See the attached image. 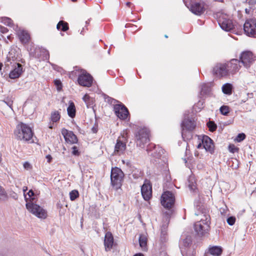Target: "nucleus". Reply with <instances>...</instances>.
I'll return each mask as SVG.
<instances>
[{
	"label": "nucleus",
	"instance_id": "f257e3e1",
	"mask_svg": "<svg viewBox=\"0 0 256 256\" xmlns=\"http://www.w3.org/2000/svg\"><path fill=\"white\" fill-rule=\"evenodd\" d=\"M16 138L24 141H28L32 139L33 133L31 128L26 124L21 122L18 124L14 132Z\"/></svg>",
	"mask_w": 256,
	"mask_h": 256
},
{
	"label": "nucleus",
	"instance_id": "f03ea898",
	"mask_svg": "<svg viewBox=\"0 0 256 256\" xmlns=\"http://www.w3.org/2000/svg\"><path fill=\"white\" fill-rule=\"evenodd\" d=\"M124 173L118 167L112 168L111 170L110 183L112 188L116 190L120 188L124 178Z\"/></svg>",
	"mask_w": 256,
	"mask_h": 256
},
{
	"label": "nucleus",
	"instance_id": "7ed1b4c3",
	"mask_svg": "<svg viewBox=\"0 0 256 256\" xmlns=\"http://www.w3.org/2000/svg\"><path fill=\"white\" fill-rule=\"evenodd\" d=\"M26 208L29 212L40 219H45L47 217V212L43 208L34 204L30 200L26 204Z\"/></svg>",
	"mask_w": 256,
	"mask_h": 256
},
{
	"label": "nucleus",
	"instance_id": "20e7f679",
	"mask_svg": "<svg viewBox=\"0 0 256 256\" xmlns=\"http://www.w3.org/2000/svg\"><path fill=\"white\" fill-rule=\"evenodd\" d=\"M76 73L78 74V82L80 86L85 87H90L92 86L93 78L86 70H78Z\"/></svg>",
	"mask_w": 256,
	"mask_h": 256
},
{
	"label": "nucleus",
	"instance_id": "39448f33",
	"mask_svg": "<svg viewBox=\"0 0 256 256\" xmlns=\"http://www.w3.org/2000/svg\"><path fill=\"white\" fill-rule=\"evenodd\" d=\"M204 148L206 152L212 154L214 151V145L212 139L207 136H199L197 148Z\"/></svg>",
	"mask_w": 256,
	"mask_h": 256
},
{
	"label": "nucleus",
	"instance_id": "423d86ee",
	"mask_svg": "<svg viewBox=\"0 0 256 256\" xmlns=\"http://www.w3.org/2000/svg\"><path fill=\"white\" fill-rule=\"evenodd\" d=\"M205 219L202 218L199 222L195 223L194 228L196 232L199 236H204L209 230L210 222L208 218L204 216Z\"/></svg>",
	"mask_w": 256,
	"mask_h": 256
},
{
	"label": "nucleus",
	"instance_id": "0eeeda50",
	"mask_svg": "<svg viewBox=\"0 0 256 256\" xmlns=\"http://www.w3.org/2000/svg\"><path fill=\"white\" fill-rule=\"evenodd\" d=\"M126 142L127 140L126 134L124 133L121 134V136L116 140L114 154L117 156H120L124 154L126 148Z\"/></svg>",
	"mask_w": 256,
	"mask_h": 256
},
{
	"label": "nucleus",
	"instance_id": "6e6552de",
	"mask_svg": "<svg viewBox=\"0 0 256 256\" xmlns=\"http://www.w3.org/2000/svg\"><path fill=\"white\" fill-rule=\"evenodd\" d=\"M175 198L173 194L169 191L164 192L160 199L162 205L165 208H170L174 205Z\"/></svg>",
	"mask_w": 256,
	"mask_h": 256
},
{
	"label": "nucleus",
	"instance_id": "1a4fd4ad",
	"mask_svg": "<svg viewBox=\"0 0 256 256\" xmlns=\"http://www.w3.org/2000/svg\"><path fill=\"white\" fill-rule=\"evenodd\" d=\"M136 139L137 146H143L150 140L148 130L145 128L140 130L136 135Z\"/></svg>",
	"mask_w": 256,
	"mask_h": 256
},
{
	"label": "nucleus",
	"instance_id": "9d476101",
	"mask_svg": "<svg viewBox=\"0 0 256 256\" xmlns=\"http://www.w3.org/2000/svg\"><path fill=\"white\" fill-rule=\"evenodd\" d=\"M220 28L226 32L232 30L234 28V24L232 20L225 14H220L218 20Z\"/></svg>",
	"mask_w": 256,
	"mask_h": 256
},
{
	"label": "nucleus",
	"instance_id": "9b49d317",
	"mask_svg": "<svg viewBox=\"0 0 256 256\" xmlns=\"http://www.w3.org/2000/svg\"><path fill=\"white\" fill-rule=\"evenodd\" d=\"M244 30L246 35L256 37V20H247L244 25Z\"/></svg>",
	"mask_w": 256,
	"mask_h": 256
},
{
	"label": "nucleus",
	"instance_id": "f8f14e48",
	"mask_svg": "<svg viewBox=\"0 0 256 256\" xmlns=\"http://www.w3.org/2000/svg\"><path fill=\"white\" fill-rule=\"evenodd\" d=\"M255 60L254 54L250 51L242 52L240 56V62L246 68H249Z\"/></svg>",
	"mask_w": 256,
	"mask_h": 256
},
{
	"label": "nucleus",
	"instance_id": "ddd939ff",
	"mask_svg": "<svg viewBox=\"0 0 256 256\" xmlns=\"http://www.w3.org/2000/svg\"><path fill=\"white\" fill-rule=\"evenodd\" d=\"M114 113L120 120H126L128 116V111L127 108L122 104H118L114 107Z\"/></svg>",
	"mask_w": 256,
	"mask_h": 256
},
{
	"label": "nucleus",
	"instance_id": "4468645a",
	"mask_svg": "<svg viewBox=\"0 0 256 256\" xmlns=\"http://www.w3.org/2000/svg\"><path fill=\"white\" fill-rule=\"evenodd\" d=\"M213 72L218 76L222 77L228 74V71L226 63H218L213 68Z\"/></svg>",
	"mask_w": 256,
	"mask_h": 256
},
{
	"label": "nucleus",
	"instance_id": "2eb2a0df",
	"mask_svg": "<svg viewBox=\"0 0 256 256\" xmlns=\"http://www.w3.org/2000/svg\"><path fill=\"white\" fill-rule=\"evenodd\" d=\"M141 192L144 199L148 200L152 196V188L150 182L145 180L141 188Z\"/></svg>",
	"mask_w": 256,
	"mask_h": 256
},
{
	"label": "nucleus",
	"instance_id": "dca6fc26",
	"mask_svg": "<svg viewBox=\"0 0 256 256\" xmlns=\"http://www.w3.org/2000/svg\"><path fill=\"white\" fill-rule=\"evenodd\" d=\"M196 124L194 118H184L182 124V135H184V131L187 130L188 131L192 130L196 127Z\"/></svg>",
	"mask_w": 256,
	"mask_h": 256
},
{
	"label": "nucleus",
	"instance_id": "f3484780",
	"mask_svg": "<svg viewBox=\"0 0 256 256\" xmlns=\"http://www.w3.org/2000/svg\"><path fill=\"white\" fill-rule=\"evenodd\" d=\"M62 134L66 142L70 144H74L77 142V137L72 132L68 131L65 128H63L62 130Z\"/></svg>",
	"mask_w": 256,
	"mask_h": 256
},
{
	"label": "nucleus",
	"instance_id": "a211bd4d",
	"mask_svg": "<svg viewBox=\"0 0 256 256\" xmlns=\"http://www.w3.org/2000/svg\"><path fill=\"white\" fill-rule=\"evenodd\" d=\"M240 62L237 59H232L226 63L228 72L233 73L238 71L241 67Z\"/></svg>",
	"mask_w": 256,
	"mask_h": 256
},
{
	"label": "nucleus",
	"instance_id": "6ab92c4d",
	"mask_svg": "<svg viewBox=\"0 0 256 256\" xmlns=\"http://www.w3.org/2000/svg\"><path fill=\"white\" fill-rule=\"evenodd\" d=\"M15 30L17 32L18 35L22 42L26 44L28 42L30 39V36L26 31L20 28H18L17 26Z\"/></svg>",
	"mask_w": 256,
	"mask_h": 256
},
{
	"label": "nucleus",
	"instance_id": "aec40b11",
	"mask_svg": "<svg viewBox=\"0 0 256 256\" xmlns=\"http://www.w3.org/2000/svg\"><path fill=\"white\" fill-rule=\"evenodd\" d=\"M104 244L106 251L110 250L114 244V238L110 232H107L105 234Z\"/></svg>",
	"mask_w": 256,
	"mask_h": 256
},
{
	"label": "nucleus",
	"instance_id": "412c9836",
	"mask_svg": "<svg viewBox=\"0 0 256 256\" xmlns=\"http://www.w3.org/2000/svg\"><path fill=\"white\" fill-rule=\"evenodd\" d=\"M22 72V68L20 64L18 63L14 66V68L10 72L9 77L12 79L20 77Z\"/></svg>",
	"mask_w": 256,
	"mask_h": 256
},
{
	"label": "nucleus",
	"instance_id": "4be33fe9",
	"mask_svg": "<svg viewBox=\"0 0 256 256\" xmlns=\"http://www.w3.org/2000/svg\"><path fill=\"white\" fill-rule=\"evenodd\" d=\"M190 10L195 14L200 15L204 12V8L203 4L196 2L192 5Z\"/></svg>",
	"mask_w": 256,
	"mask_h": 256
},
{
	"label": "nucleus",
	"instance_id": "5701e85b",
	"mask_svg": "<svg viewBox=\"0 0 256 256\" xmlns=\"http://www.w3.org/2000/svg\"><path fill=\"white\" fill-rule=\"evenodd\" d=\"M163 154L164 150L158 146H155L152 153V155L156 158L154 161L158 162H160L158 160L161 159L162 158H163Z\"/></svg>",
	"mask_w": 256,
	"mask_h": 256
},
{
	"label": "nucleus",
	"instance_id": "b1692460",
	"mask_svg": "<svg viewBox=\"0 0 256 256\" xmlns=\"http://www.w3.org/2000/svg\"><path fill=\"white\" fill-rule=\"evenodd\" d=\"M222 252L221 248L218 246H210L208 249V252L214 256H220Z\"/></svg>",
	"mask_w": 256,
	"mask_h": 256
},
{
	"label": "nucleus",
	"instance_id": "393cba45",
	"mask_svg": "<svg viewBox=\"0 0 256 256\" xmlns=\"http://www.w3.org/2000/svg\"><path fill=\"white\" fill-rule=\"evenodd\" d=\"M60 118V112L58 110H54L50 114V120L53 123L56 122Z\"/></svg>",
	"mask_w": 256,
	"mask_h": 256
},
{
	"label": "nucleus",
	"instance_id": "a878e982",
	"mask_svg": "<svg viewBox=\"0 0 256 256\" xmlns=\"http://www.w3.org/2000/svg\"><path fill=\"white\" fill-rule=\"evenodd\" d=\"M139 244L140 246L143 250H146L147 237L146 235H140L139 238Z\"/></svg>",
	"mask_w": 256,
	"mask_h": 256
},
{
	"label": "nucleus",
	"instance_id": "bb28decb",
	"mask_svg": "<svg viewBox=\"0 0 256 256\" xmlns=\"http://www.w3.org/2000/svg\"><path fill=\"white\" fill-rule=\"evenodd\" d=\"M246 4L249 6L248 8H245L246 14H250L251 10L256 8V0H246Z\"/></svg>",
	"mask_w": 256,
	"mask_h": 256
},
{
	"label": "nucleus",
	"instance_id": "cd10ccee",
	"mask_svg": "<svg viewBox=\"0 0 256 256\" xmlns=\"http://www.w3.org/2000/svg\"><path fill=\"white\" fill-rule=\"evenodd\" d=\"M222 89L224 94L230 95L232 94V86L230 84L226 83L222 86Z\"/></svg>",
	"mask_w": 256,
	"mask_h": 256
},
{
	"label": "nucleus",
	"instance_id": "c85d7f7f",
	"mask_svg": "<svg viewBox=\"0 0 256 256\" xmlns=\"http://www.w3.org/2000/svg\"><path fill=\"white\" fill-rule=\"evenodd\" d=\"M67 112L68 115L71 117L74 118L76 115V108L74 102H70L69 106L67 108Z\"/></svg>",
	"mask_w": 256,
	"mask_h": 256
},
{
	"label": "nucleus",
	"instance_id": "c756f323",
	"mask_svg": "<svg viewBox=\"0 0 256 256\" xmlns=\"http://www.w3.org/2000/svg\"><path fill=\"white\" fill-rule=\"evenodd\" d=\"M188 186L189 188L194 192L196 189V184L194 176H190L189 178Z\"/></svg>",
	"mask_w": 256,
	"mask_h": 256
},
{
	"label": "nucleus",
	"instance_id": "7c9ffc66",
	"mask_svg": "<svg viewBox=\"0 0 256 256\" xmlns=\"http://www.w3.org/2000/svg\"><path fill=\"white\" fill-rule=\"evenodd\" d=\"M56 28L58 30L66 32L68 29V24L67 22L61 20L58 24Z\"/></svg>",
	"mask_w": 256,
	"mask_h": 256
},
{
	"label": "nucleus",
	"instance_id": "2f4dec72",
	"mask_svg": "<svg viewBox=\"0 0 256 256\" xmlns=\"http://www.w3.org/2000/svg\"><path fill=\"white\" fill-rule=\"evenodd\" d=\"M191 242V238L190 236H187L185 239L180 242V248H182L188 247Z\"/></svg>",
	"mask_w": 256,
	"mask_h": 256
},
{
	"label": "nucleus",
	"instance_id": "473e14b6",
	"mask_svg": "<svg viewBox=\"0 0 256 256\" xmlns=\"http://www.w3.org/2000/svg\"><path fill=\"white\" fill-rule=\"evenodd\" d=\"M82 100L84 102L88 107L92 105L94 103V100L92 98H91L88 94H86L84 96Z\"/></svg>",
	"mask_w": 256,
	"mask_h": 256
},
{
	"label": "nucleus",
	"instance_id": "72a5a7b5",
	"mask_svg": "<svg viewBox=\"0 0 256 256\" xmlns=\"http://www.w3.org/2000/svg\"><path fill=\"white\" fill-rule=\"evenodd\" d=\"M0 21L4 24L10 26L12 25V20L10 18L8 17L1 18L0 19Z\"/></svg>",
	"mask_w": 256,
	"mask_h": 256
},
{
	"label": "nucleus",
	"instance_id": "f704fd0d",
	"mask_svg": "<svg viewBox=\"0 0 256 256\" xmlns=\"http://www.w3.org/2000/svg\"><path fill=\"white\" fill-rule=\"evenodd\" d=\"M78 196L79 193L77 190H72L70 192V198L72 201L74 200Z\"/></svg>",
	"mask_w": 256,
	"mask_h": 256
},
{
	"label": "nucleus",
	"instance_id": "c9c22d12",
	"mask_svg": "<svg viewBox=\"0 0 256 256\" xmlns=\"http://www.w3.org/2000/svg\"><path fill=\"white\" fill-rule=\"evenodd\" d=\"M220 112L221 114L224 116H226L230 112V108L227 106H222L220 108Z\"/></svg>",
	"mask_w": 256,
	"mask_h": 256
},
{
	"label": "nucleus",
	"instance_id": "e433bc0d",
	"mask_svg": "<svg viewBox=\"0 0 256 256\" xmlns=\"http://www.w3.org/2000/svg\"><path fill=\"white\" fill-rule=\"evenodd\" d=\"M207 126L209 128V130L210 132H214L216 130L217 128L216 125L214 124V122L209 121L207 124Z\"/></svg>",
	"mask_w": 256,
	"mask_h": 256
},
{
	"label": "nucleus",
	"instance_id": "4c0bfd02",
	"mask_svg": "<svg viewBox=\"0 0 256 256\" xmlns=\"http://www.w3.org/2000/svg\"><path fill=\"white\" fill-rule=\"evenodd\" d=\"M13 52L14 51L12 50L9 52L8 54L6 57V61L8 62H10L12 60L14 61L16 58V56L14 54H13Z\"/></svg>",
	"mask_w": 256,
	"mask_h": 256
},
{
	"label": "nucleus",
	"instance_id": "58836bf2",
	"mask_svg": "<svg viewBox=\"0 0 256 256\" xmlns=\"http://www.w3.org/2000/svg\"><path fill=\"white\" fill-rule=\"evenodd\" d=\"M246 138V135L244 133L239 134L234 139L237 142H240Z\"/></svg>",
	"mask_w": 256,
	"mask_h": 256
},
{
	"label": "nucleus",
	"instance_id": "ea45409f",
	"mask_svg": "<svg viewBox=\"0 0 256 256\" xmlns=\"http://www.w3.org/2000/svg\"><path fill=\"white\" fill-rule=\"evenodd\" d=\"M23 166L24 170H31L32 168V165L28 162H25L23 164Z\"/></svg>",
	"mask_w": 256,
	"mask_h": 256
},
{
	"label": "nucleus",
	"instance_id": "a19ab883",
	"mask_svg": "<svg viewBox=\"0 0 256 256\" xmlns=\"http://www.w3.org/2000/svg\"><path fill=\"white\" fill-rule=\"evenodd\" d=\"M229 151L232 153L238 152V148H236L234 144H230L228 146Z\"/></svg>",
	"mask_w": 256,
	"mask_h": 256
},
{
	"label": "nucleus",
	"instance_id": "79ce46f5",
	"mask_svg": "<svg viewBox=\"0 0 256 256\" xmlns=\"http://www.w3.org/2000/svg\"><path fill=\"white\" fill-rule=\"evenodd\" d=\"M54 84L56 86L57 90L60 91L62 88V82L60 80H54Z\"/></svg>",
	"mask_w": 256,
	"mask_h": 256
},
{
	"label": "nucleus",
	"instance_id": "37998d69",
	"mask_svg": "<svg viewBox=\"0 0 256 256\" xmlns=\"http://www.w3.org/2000/svg\"><path fill=\"white\" fill-rule=\"evenodd\" d=\"M236 222V218L234 216H230L227 219V222L230 226H232Z\"/></svg>",
	"mask_w": 256,
	"mask_h": 256
},
{
	"label": "nucleus",
	"instance_id": "c03bdc74",
	"mask_svg": "<svg viewBox=\"0 0 256 256\" xmlns=\"http://www.w3.org/2000/svg\"><path fill=\"white\" fill-rule=\"evenodd\" d=\"M28 198H30L29 201L31 200L33 202L34 200V198H32V196H34V192L32 190L28 191Z\"/></svg>",
	"mask_w": 256,
	"mask_h": 256
},
{
	"label": "nucleus",
	"instance_id": "a18cd8bd",
	"mask_svg": "<svg viewBox=\"0 0 256 256\" xmlns=\"http://www.w3.org/2000/svg\"><path fill=\"white\" fill-rule=\"evenodd\" d=\"M6 195V192L2 187L0 186V199L2 197H4Z\"/></svg>",
	"mask_w": 256,
	"mask_h": 256
},
{
	"label": "nucleus",
	"instance_id": "49530a36",
	"mask_svg": "<svg viewBox=\"0 0 256 256\" xmlns=\"http://www.w3.org/2000/svg\"><path fill=\"white\" fill-rule=\"evenodd\" d=\"M72 153L74 155L76 156V155L78 154L79 152H78V150L77 149V148L76 146H74L72 148Z\"/></svg>",
	"mask_w": 256,
	"mask_h": 256
},
{
	"label": "nucleus",
	"instance_id": "de8ad7c7",
	"mask_svg": "<svg viewBox=\"0 0 256 256\" xmlns=\"http://www.w3.org/2000/svg\"><path fill=\"white\" fill-rule=\"evenodd\" d=\"M8 31V30L6 28H5V27L0 25V32H2V34H5V33L7 32Z\"/></svg>",
	"mask_w": 256,
	"mask_h": 256
},
{
	"label": "nucleus",
	"instance_id": "09e8293b",
	"mask_svg": "<svg viewBox=\"0 0 256 256\" xmlns=\"http://www.w3.org/2000/svg\"><path fill=\"white\" fill-rule=\"evenodd\" d=\"M27 190H28V188H27V186H24V187H23L22 190H23V192H24V195H25V194H24L25 192H26ZM24 198H25V200H26V202H28V198H26V196H24Z\"/></svg>",
	"mask_w": 256,
	"mask_h": 256
},
{
	"label": "nucleus",
	"instance_id": "8fccbe9b",
	"mask_svg": "<svg viewBox=\"0 0 256 256\" xmlns=\"http://www.w3.org/2000/svg\"><path fill=\"white\" fill-rule=\"evenodd\" d=\"M166 230H162V232H161V238H163L164 240H165V236L166 235Z\"/></svg>",
	"mask_w": 256,
	"mask_h": 256
},
{
	"label": "nucleus",
	"instance_id": "3c124183",
	"mask_svg": "<svg viewBox=\"0 0 256 256\" xmlns=\"http://www.w3.org/2000/svg\"><path fill=\"white\" fill-rule=\"evenodd\" d=\"M134 256H144V255L142 254H134Z\"/></svg>",
	"mask_w": 256,
	"mask_h": 256
},
{
	"label": "nucleus",
	"instance_id": "603ef678",
	"mask_svg": "<svg viewBox=\"0 0 256 256\" xmlns=\"http://www.w3.org/2000/svg\"><path fill=\"white\" fill-rule=\"evenodd\" d=\"M198 154H198V151H196V152H194V156H198Z\"/></svg>",
	"mask_w": 256,
	"mask_h": 256
},
{
	"label": "nucleus",
	"instance_id": "864d4df0",
	"mask_svg": "<svg viewBox=\"0 0 256 256\" xmlns=\"http://www.w3.org/2000/svg\"><path fill=\"white\" fill-rule=\"evenodd\" d=\"M46 157H47V158H48V162H50V156H48Z\"/></svg>",
	"mask_w": 256,
	"mask_h": 256
},
{
	"label": "nucleus",
	"instance_id": "5fc2aeb1",
	"mask_svg": "<svg viewBox=\"0 0 256 256\" xmlns=\"http://www.w3.org/2000/svg\"><path fill=\"white\" fill-rule=\"evenodd\" d=\"M8 104V105L10 107V108H11L12 105V103H8V104Z\"/></svg>",
	"mask_w": 256,
	"mask_h": 256
},
{
	"label": "nucleus",
	"instance_id": "6e6d98bb",
	"mask_svg": "<svg viewBox=\"0 0 256 256\" xmlns=\"http://www.w3.org/2000/svg\"><path fill=\"white\" fill-rule=\"evenodd\" d=\"M2 64H0V70H2Z\"/></svg>",
	"mask_w": 256,
	"mask_h": 256
},
{
	"label": "nucleus",
	"instance_id": "4d7b16f0",
	"mask_svg": "<svg viewBox=\"0 0 256 256\" xmlns=\"http://www.w3.org/2000/svg\"><path fill=\"white\" fill-rule=\"evenodd\" d=\"M198 104H201L202 106V102H199Z\"/></svg>",
	"mask_w": 256,
	"mask_h": 256
},
{
	"label": "nucleus",
	"instance_id": "13d9d810",
	"mask_svg": "<svg viewBox=\"0 0 256 256\" xmlns=\"http://www.w3.org/2000/svg\"><path fill=\"white\" fill-rule=\"evenodd\" d=\"M206 86L205 84H204L202 86V91L203 90H204V87Z\"/></svg>",
	"mask_w": 256,
	"mask_h": 256
},
{
	"label": "nucleus",
	"instance_id": "bf43d9fd",
	"mask_svg": "<svg viewBox=\"0 0 256 256\" xmlns=\"http://www.w3.org/2000/svg\"><path fill=\"white\" fill-rule=\"evenodd\" d=\"M130 4V2H128L126 3V5H127L128 6H129Z\"/></svg>",
	"mask_w": 256,
	"mask_h": 256
},
{
	"label": "nucleus",
	"instance_id": "052dcab7",
	"mask_svg": "<svg viewBox=\"0 0 256 256\" xmlns=\"http://www.w3.org/2000/svg\"><path fill=\"white\" fill-rule=\"evenodd\" d=\"M246 102V100H242L240 102V104H242L243 102Z\"/></svg>",
	"mask_w": 256,
	"mask_h": 256
},
{
	"label": "nucleus",
	"instance_id": "680f3d73",
	"mask_svg": "<svg viewBox=\"0 0 256 256\" xmlns=\"http://www.w3.org/2000/svg\"><path fill=\"white\" fill-rule=\"evenodd\" d=\"M216 1H218V2H222L224 0H216Z\"/></svg>",
	"mask_w": 256,
	"mask_h": 256
},
{
	"label": "nucleus",
	"instance_id": "e2e57ef3",
	"mask_svg": "<svg viewBox=\"0 0 256 256\" xmlns=\"http://www.w3.org/2000/svg\"><path fill=\"white\" fill-rule=\"evenodd\" d=\"M49 128H52V124H50V125L49 126Z\"/></svg>",
	"mask_w": 256,
	"mask_h": 256
},
{
	"label": "nucleus",
	"instance_id": "0e129e2a",
	"mask_svg": "<svg viewBox=\"0 0 256 256\" xmlns=\"http://www.w3.org/2000/svg\"><path fill=\"white\" fill-rule=\"evenodd\" d=\"M204 256H209L208 254H206Z\"/></svg>",
	"mask_w": 256,
	"mask_h": 256
},
{
	"label": "nucleus",
	"instance_id": "69168bd1",
	"mask_svg": "<svg viewBox=\"0 0 256 256\" xmlns=\"http://www.w3.org/2000/svg\"><path fill=\"white\" fill-rule=\"evenodd\" d=\"M72 0V2H76L77 0Z\"/></svg>",
	"mask_w": 256,
	"mask_h": 256
},
{
	"label": "nucleus",
	"instance_id": "338daca9",
	"mask_svg": "<svg viewBox=\"0 0 256 256\" xmlns=\"http://www.w3.org/2000/svg\"><path fill=\"white\" fill-rule=\"evenodd\" d=\"M8 38H10V36H8Z\"/></svg>",
	"mask_w": 256,
	"mask_h": 256
},
{
	"label": "nucleus",
	"instance_id": "774afa93",
	"mask_svg": "<svg viewBox=\"0 0 256 256\" xmlns=\"http://www.w3.org/2000/svg\"><path fill=\"white\" fill-rule=\"evenodd\" d=\"M0 256H3V255H2V254H0Z\"/></svg>",
	"mask_w": 256,
	"mask_h": 256
}]
</instances>
